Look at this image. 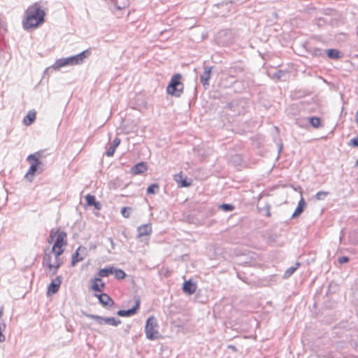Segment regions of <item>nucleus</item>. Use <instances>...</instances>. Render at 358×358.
Listing matches in <instances>:
<instances>
[{
    "label": "nucleus",
    "mask_w": 358,
    "mask_h": 358,
    "mask_svg": "<svg viewBox=\"0 0 358 358\" xmlns=\"http://www.w3.org/2000/svg\"><path fill=\"white\" fill-rule=\"evenodd\" d=\"M329 192L320 191L315 195V199L317 200H324L326 196L329 195Z\"/></svg>",
    "instance_id": "35"
},
{
    "label": "nucleus",
    "mask_w": 358,
    "mask_h": 358,
    "mask_svg": "<svg viewBox=\"0 0 358 358\" xmlns=\"http://www.w3.org/2000/svg\"><path fill=\"white\" fill-rule=\"evenodd\" d=\"M219 208L225 212H231L235 209V206L230 203H222L219 206Z\"/></svg>",
    "instance_id": "33"
},
{
    "label": "nucleus",
    "mask_w": 358,
    "mask_h": 358,
    "mask_svg": "<svg viewBox=\"0 0 358 358\" xmlns=\"http://www.w3.org/2000/svg\"><path fill=\"white\" fill-rule=\"evenodd\" d=\"M247 101L245 99L233 100L224 107L233 113V115H241L245 113Z\"/></svg>",
    "instance_id": "5"
},
{
    "label": "nucleus",
    "mask_w": 358,
    "mask_h": 358,
    "mask_svg": "<svg viewBox=\"0 0 358 358\" xmlns=\"http://www.w3.org/2000/svg\"><path fill=\"white\" fill-rule=\"evenodd\" d=\"M141 300L139 297L135 298V304L131 308L127 310H119L117 315L120 317H131L136 315L140 308Z\"/></svg>",
    "instance_id": "7"
},
{
    "label": "nucleus",
    "mask_w": 358,
    "mask_h": 358,
    "mask_svg": "<svg viewBox=\"0 0 358 358\" xmlns=\"http://www.w3.org/2000/svg\"><path fill=\"white\" fill-rule=\"evenodd\" d=\"M108 241L110 242V243L111 245V249L112 250L115 249V243H114L113 239L111 237H110V238H108Z\"/></svg>",
    "instance_id": "47"
},
{
    "label": "nucleus",
    "mask_w": 358,
    "mask_h": 358,
    "mask_svg": "<svg viewBox=\"0 0 358 358\" xmlns=\"http://www.w3.org/2000/svg\"><path fill=\"white\" fill-rule=\"evenodd\" d=\"M357 36H358V25H357Z\"/></svg>",
    "instance_id": "50"
},
{
    "label": "nucleus",
    "mask_w": 358,
    "mask_h": 358,
    "mask_svg": "<svg viewBox=\"0 0 358 358\" xmlns=\"http://www.w3.org/2000/svg\"><path fill=\"white\" fill-rule=\"evenodd\" d=\"M152 231L151 224H142L137 228L138 237L149 236Z\"/></svg>",
    "instance_id": "18"
},
{
    "label": "nucleus",
    "mask_w": 358,
    "mask_h": 358,
    "mask_svg": "<svg viewBox=\"0 0 358 358\" xmlns=\"http://www.w3.org/2000/svg\"><path fill=\"white\" fill-rule=\"evenodd\" d=\"M243 71V68L238 66H231L229 69V73L231 74L232 76H234V73H242Z\"/></svg>",
    "instance_id": "37"
},
{
    "label": "nucleus",
    "mask_w": 358,
    "mask_h": 358,
    "mask_svg": "<svg viewBox=\"0 0 358 358\" xmlns=\"http://www.w3.org/2000/svg\"><path fill=\"white\" fill-rule=\"evenodd\" d=\"M284 75L285 71L282 70H278L272 74L271 78L273 79L280 80Z\"/></svg>",
    "instance_id": "38"
},
{
    "label": "nucleus",
    "mask_w": 358,
    "mask_h": 358,
    "mask_svg": "<svg viewBox=\"0 0 358 358\" xmlns=\"http://www.w3.org/2000/svg\"><path fill=\"white\" fill-rule=\"evenodd\" d=\"M157 326V321L154 316H150L145 322V332L148 339L150 341L155 340L159 338V331L155 329Z\"/></svg>",
    "instance_id": "4"
},
{
    "label": "nucleus",
    "mask_w": 358,
    "mask_h": 358,
    "mask_svg": "<svg viewBox=\"0 0 358 358\" xmlns=\"http://www.w3.org/2000/svg\"><path fill=\"white\" fill-rule=\"evenodd\" d=\"M48 249L45 250V253L43 257L42 265L46 268V271H51L53 267V264L51 263L52 256L51 252L47 251Z\"/></svg>",
    "instance_id": "16"
},
{
    "label": "nucleus",
    "mask_w": 358,
    "mask_h": 358,
    "mask_svg": "<svg viewBox=\"0 0 358 358\" xmlns=\"http://www.w3.org/2000/svg\"><path fill=\"white\" fill-rule=\"evenodd\" d=\"M181 78L182 76L180 73H176L171 77L166 87L167 94L176 97L181 96L184 90V85L180 81Z\"/></svg>",
    "instance_id": "3"
},
{
    "label": "nucleus",
    "mask_w": 358,
    "mask_h": 358,
    "mask_svg": "<svg viewBox=\"0 0 358 358\" xmlns=\"http://www.w3.org/2000/svg\"><path fill=\"white\" fill-rule=\"evenodd\" d=\"M90 50H85L76 55L58 59L55 61L52 67L55 70H58L60 68L66 66H75L82 64L84 62V60L86 58H87L90 56Z\"/></svg>",
    "instance_id": "2"
},
{
    "label": "nucleus",
    "mask_w": 358,
    "mask_h": 358,
    "mask_svg": "<svg viewBox=\"0 0 358 358\" xmlns=\"http://www.w3.org/2000/svg\"><path fill=\"white\" fill-rule=\"evenodd\" d=\"M270 209H271L270 205L269 204H266L263 208H260L259 210L261 212L265 213V215L266 217H270L271 216Z\"/></svg>",
    "instance_id": "40"
},
{
    "label": "nucleus",
    "mask_w": 358,
    "mask_h": 358,
    "mask_svg": "<svg viewBox=\"0 0 358 358\" xmlns=\"http://www.w3.org/2000/svg\"><path fill=\"white\" fill-rule=\"evenodd\" d=\"M113 274L115 275V278L117 280H122L126 276V273L123 270L120 268H116L115 267L113 269Z\"/></svg>",
    "instance_id": "30"
},
{
    "label": "nucleus",
    "mask_w": 358,
    "mask_h": 358,
    "mask_svg": "<svg viewBox=\"0 0 358 358\" xmlns=\"http://www.w3.org/2000/svg\"><path fill=\"white\" fill-rule=\"evenodd\" d=\"M196 285L191 280H185L182 284V291L184 293L191 295L195 292Z\"/></svg>",
    "instance_id": "15"
},
{
    "label": "nucleus",
    "mask_w": 358,
    "mask_h": 358,
    "mask_svg": "<svg viewBox=\"0 0 358 358\" xmlns=\"http://www.w3.org/2000/svg\"><path fill=\"white\" fill-rule=\"evenodd\" d=\"M43 171V164L31 163L29 169L25 175V178L29 181H32L34 175L41 173Z\"/></svg>",
    "instance_id": "9"
},
{
    "label": "nucleus",
    "mask_w": 358,
    "mask_h": 358,
    "mask_svg": "<svg viewBox=\"0 0 358 358\" xmlns=\"http://www.w3.org/2000/svg\"><path fill=\"white\" fill-rule=\"evenodd\" d=\"M25 14L23 26L26 29L37 28L45 22V12L37 2L29 6Z\"/></svg>",
    "instance_id": "1"
},
{
    "label": "nucleus",
    "mask_w": 358,
    "mask_h": 358,
    "mask_svg": "<svg viewBox=\"0 0 358 358\" xmlns=\"http://www.w3.org/2000/svg\"><path fill=\"white\" fill-rule=\"evenodd\" d=\"M213 66H204L203 72L200 76V81L206 89L209 86V80L211 76Z\"/></svg>",
    "instance_id": "13"
},
{
    "label": "nucleus",
    "mask_w": 358,
    "mask_h": 358,
    "mask_svg": "<svg viewBox=\"0 0 358 358\" xmlns=\"http://www.w3.org/2000/svg\"><path fill=\"white\" fill-rule=\"evenodd\" d=\"M309 124L315 129H318L322 126V120L317 116H311L308 117Z\"/></svg>",
    "instance_id": "26"
},
{
    "label": "nucleus",
    "mask_w": 358,
    "mask_h": 358,
    "mask_svg": "<svg viewBox=\"0 0 358 358\" xmlns=\"http://www.w3.org/2000/svg\"><path fill=\"white\" fill-rule=\"evenodd\" d=\"M348 145L355 148H358V135L356 137L352 138L350 141Z\"/></svg>",
    "instance_id": "42"
},
{
    "label": "nucleus",
    "mask_w": 358,
    "mask_h": 358,
    "mask_svg": "<svg viewBox=\"0 0 358 358\" xmlns=\"http://www.w3.org/2000/svg\"><path fill=\"white\" fill-rule=\"evenodd\" d=\"M87 255V249L85 247L79 246L72 255L71 266H75L78 262L83 261Z\"/></svg>",
    "instance_id": "8"
},
{
    "label": "nucleus",
    "mask_w": 358,
    "mask_h": 358,
    "mask_svg": "<svg viewBox=\"0 0 358 358\" xmlns=\"http://www.w3.org/2000/svg\"><path fill=\"white\" fill-rule=\"evenodd\" d=\"M67 234L64 231H59L53 244V250L57 248H63L67 245Z\"/></svg>",
    "instance_id": "11"
},
{
    "label": "nucleus",
    "mask_w": 358,
    "mask_h": 358,
    "mask_svg": "<svg viewBox=\"0 0 358 358\" xmlns=\"http://www.w3.org/2000/svg\"><path fill=\"white\" fill-rule=\"evenodd\" d=\"M63 262L62 261V259L55 260V264H53L52 271H48L51 276L55 275L57 273L58 269L60 268Z\"/></svg>",
    "instance_id": "31"
},
{
    "label": "nucleus",
    "mask_w": 358,
    "mask_h": 358,
    "mask_svg": "<svg viewBox=\"0 0 358 358\" xmlns=\"http://www.w3.org/2000/svg\"><path fill=\"white\" fill-rule=\"evenodd\" d=\"M90 282V289L95 292H102L106 287V284L102 282L101 278L98 277L92 279Z\"/></svg>",
    "instance_id": "14"
},
{
    "label": "nucleus",
    "mask_w": 358,
    "mask_h": 358,
    "mask_svg": "<svg viewBox=\"0 0 358 358\" xmlns=\"http://www.w3.org/2000/svg\"><path fill=\"white\" fill-rule=\"evenodd\" d=\"M350 260L349 257L347 256H342L338 257V262L341 264H345L348 262Z\"/></svg>",
    "instance_id": "43"
},
{
    "label": "nucleus",
    "mask_w": 358,
    "mask_h": 358,
    "mask_svg": "<svg viewBox=\"0 0 358 358\" xmlns=\"http://www.w3.org/2000/svg\"><path fill=\"white\" fill-rule=\"evenodd\" d=\"M326 52V50H324L321 48H315L314 49V54L317 56H322L324 55V52Z\"/></svg>",
    "instance_id": "44"
},
{
    "label": "nucleus",
    "mask_w": 358,
    "mask_h": 358,
    "mask_svg": "<svg viewBox=\"0 0 358 358\" xmlns=\"http://www.w3.org/2000/svg\"><path fill=\"white\" fill-rule=\"evenodd\" d=\"M84 315L87 318L94 320L99 324H108L114 327H117L120 324H121V320L120 319H116L113 317H104L102 316H99L97 315H93L90 313H84Z\"/></svg>",
    "instance_id": "6"
},
{
    "label": "nucleus",
    "mask_w": 358,
    "mask_h": 358,
    "mask_svg": "<svg viewBox=\"0 0 358 358\" xmlns=\"http://www.w3.org/2000/svg\"><path fill=\"white\" fill-rule=\"evenodd\" d=\"M35 119L36 113L30 111L24 117L23 122L26 125H30L34 122Z\"/></svg>",
    "instance_id": "27"
},
{
    "label": "nucleus",
    "mask_w": 358,
    "mask_h": 358,
    "mask_svg": "<svg viewBox=\"0 0 358 358\" xmlns=\"http://www.w3.org/2000/svg\"><path fill=\"white\" fill-rule=\"evenodd\" d=\"M94 296L97 297L99 299V303L103 306V307H111L114 304V301L113 299L107 294L106 293H101V294H94Z\"/></svg>",
    "instance_id": "12"
},
{
    "label": "nucleus",
    "mask_w": 358,
    "mask_h": 358,
    "mask_svg": "<svg viewBox=\"0 0 358 358\" xmlns=\"http://www.w3.org/2000/svg\"><path fill=\"white\" fill-rule=\"evenodd\" d=\"M27 160L29 161L31 163L43 164V162L33 154L29 155Z\"/></svg>",
    "instance_id": "39"
},
{
    "label": "nucleus",
    "mask_w": 358,
    "mask_h": 358,
    "mask_svg": "<svg viewBox=\"0 0 358 358\" xmlns=\"http://www.w3.org/2000/svg\"><path fill=\"white\" fill-rule=\"evenodd\" d=\"M174 180L180 187H187L192 184V182L188 180L187 178H183L182 173L175 175Z\"/></svg>",
    "instance_id": "19"
},
{
    "label": "nucleus",
    "mask_w": 358,
    "mask_h": 358,
    "mask_svg": "<svg viewBox=\"0 0 358 358\" xmlns=\"http://www.w3.org/2000/svg\"><path fill=\"white\" fill-rule=\"evenodd\" d=\"M306 201L303 199V198H301L300 201L298 203V205L294 211L293 214L291 216V218H296L299 217L302 213L303 212L305 207H306Z\"/></svg>",
    "instance_id": "21"
},
{
    "label": "nucleus",
    "mask_w": 358,
    "mask_h": 358,
    "mask_svg": "<svg viewBox=\"0 0 358 358\" xmlns=\"http://www.w3.org/2000/svg\"><path fill=\"white\" fill-rule=\"evenodd\" d=\"M43 150H39L38 152H34L33 155H34L36 157L38 158V159L43 157Z\"/></svg>",
    "instance_id": "45"
},
{
    "label": "nucleus",
    "mask_w": 358,
    "mask_h": 358,
    "mask_svg": "<svg viewBox=\"0 0 358 358\" xmlns=\"http://www.w3.org/2000/svg\"><path fill=\"white\" fill-rule=\"evenodd\" d=\"M59 231H60L59 228L52 229L50 230V235H49V237L48 238V242L49 243H51L54 241V239L57 236L58 233L59 232Z\"/></svg>",
    "instance_id": "32"
},
{
    "label": "nucleus",
    "mask_w": 358,
    "mask_h": 358,
    "mask_svg": "<svg viewBox=\"0 0 358 358\" xmlns=\"http://www.w3.org/2000/svg\"><path fill=\"white\" fill-rule=\"evenodd\" d=\"M159 186L157 183H152L147 187L146 193L148 194H156L159 192Z\"/></svg>",
    "instance_id": "29"
},
{
    "label": "nucleus",
    "mask_w": 358,
    "mask_h": 358,
    "mask_svg": "<svg viewBox=\"0 0 358 358\" xmlns=\"http://www.w3.org/2000/svg\"><path fill=\"white\" fill-rule=\"evenodd\" d=\"M355 166H358V159L357 160L356 163H355Z\"/></svg>",
    "instance_id": "49"
},
{
    "label": "nucleus",
    "mask_w": 358,
    "mask_h": 358,
    "mask_svg": "<svg viewBox=\"0 0 358 358\" xmlns=\"http://www.w3.org/2000/svg\"><path fill=\"white\" fill-rule=\"evenodd\" d=\"M64 251V250L63 249V248H57V249H55V250H53V246H52L50 252L55 254V260H59V259H61L59 257L63 254Z\"/></svg>",
    "instance_id": "34"
},
{
    "label": "nucleus",
    "mask_w": 358,
    "mask_h": 358,
    "mask_svg": "<svg viewBox=\"0 0 358 358\" xmlns=\"http://www.w3.org/2000/svg\"><path fill=\"white\" fill-rule=\"evenodd\" d=\"M227 348L230 349L232 352H237V348L235 345H228Z\"/></svg>",
    "instance_id": "46"
},
{
    "label": "nucleus",
    "mask_w": 358,
    "mask_h": 358,
    "mask_svg": "<svg viewBox=\"0 0 358 358\" xmlns=\"http://www.w3.org/2000/svg\"><path fill=\"white\" fill-rule=\"evenodd\" d=\"M300 265H301V263L297 262H296L294 266L288 268L285 271L283 278H289L296 271V270L300 266Z\"/></svg>",
    "instance_id": "28"
},
{
    "label": "nucleus",
    "mask_w": 358,
    "mask_h": 358,
    "mask_svg": "<svg viewBox=\"0 0 358 358\" xmlns=\"http://www.w3.org/2000/svg\"><path fill=\"white\" fill-rule=\"evenodd\" d=\"M85 201L88 206H94L96 210H100L101 208V203L96 201L94 195L87 194L85 196Z\"/></svg>",
    "instance_id": "20"
},
{
    "label": "nucleus",
    "mask_w": 358,
    "mask_h": 358,
    "mask_svg": "<svg viewBox=\"0 0 358 358\" xmlns=\"http://www.w3.org/2000/svg\"><path fill=\"white\" fill-rule=\"evenodd\" d=\"M327 55L329 59H338L343 56L342 53L336 49H328L326 50Z\"/></svg>",
    "instance_id": "23"
},
{
    "label": "nucleus",
    "mask_w": 358,
    "mask_h": 358,
    "mask_svg": "<svg viewBox=\"0 0 358 358\" xmlns=\"http://www.w3.org/2000/svg\"><path fill=\"white\" fill-rule=\"evenodd\" d=\"M3 309L0 308V343H3L6 341V336L3 334V331L6 329V324L2 320Z\"/></svg>",
    "instance_id": "25"
},
{
    "label": "nucleus",
    "mask_w": 358,
    "mask_h": 358,
    "mask_svg": "<svg viewBox=\"0 0 358 358\" xmlns=\"http://www.w3.org/2000/svg\"><path fill=\"white\" fill-rule=\"evenodd\" d=\"M62 280L63 278L61 275H58L51 281L48 286L47 294L48 296L55 294L58 292L62 283Z\"/></svg>",
    "instance_id": "10"
},
{
    "label": "nucleus",
    "mask_w": 358,
    "mask_h": 358,
    "mask_svg": "<svg viewBox=\"0 0 358 358\" xmlns=\"http://www.w3.org/2000/svg\"><path fill=\"white\" fill-rule=\"evenodd\" d=\"M148 170L146 162H141L132 166L131 172L134 175H139L145 173Z\"/></svg>",
    "instance_id": "17"
},
{
    "label": "nucleus",
    "mask_w": 358,
    "mask_h": 358,
    "mask_svg": "<svg viewBox=\"0 0 358 358\" xmlns=\"http://www.w3.org/2000/svg\"><path fill=\"white\" fill-rule=\"evenodd\" d=\"M121 140L118 137H115L113 141V143L109 146L106 152L107 157H112L114 155L115 149L120 144Z\"/></svg>",
    "instance_id": "22"
},
{
    "label": "nucleus",
    "mask_w": 358,
    "mask_h": 358,
    "mask_svg": "<svg viewBox=\"0 0 358 358\" xmlns=\"http://www.w3.org/2000/svg\"><path fill=\"white\" fill-rule=\"evenodd\" d=\"M128 0H117L116 5L118 9H122L124 8L127 4Z\"/></svg>",
    "instance_id": "41"
},
{
    "label": "nucleus",
    "mask_w": 358,
    "mask_h": 358,
    "mask_svg": "<svg viewBox=\"0 0 358 358\" xmlns=\"http://www.w3.org/2000/svg\"><path fill=\"white\" fill-rule=\"evenodd\" d=\"M355 121L356 122H358V110L357 111L356 113V115H355Z\"/></svg>",
    "instance_id": "48"
},
{
    "label": "nucleus",
    "mask_w": 358,
    "mask_h": 358,
    "mask_svg": "<svg viewBox=\"0 0 358 358\" xmlns=\"http://www.w3.org/2000/svg\"><path fill=\"white\" fill-rule=\"evenodd\" d=\"M113 269L114 266H108L101 268L97 273L99 276L98 278H105L113 274Z\"/></svg>",
    "instance_id": "24"
},
{
    "label": "nucleus",
    "mask_w": 358,
    "mask_h": 358,
    "mask_svg": "<svg viewBox=\"0 0 358 358\" xmlns=\"http://www.w3.org/2000/svg\"><path fill=\"white\" fill-rule=\"evenodd\" d=\"M131 210L132 209L131 207H128V206L123 207L121 209V214L124 217L128 218L130 216V213H131Z\"/></svg>",
    "instance_id": "36"
}]
</instances>
